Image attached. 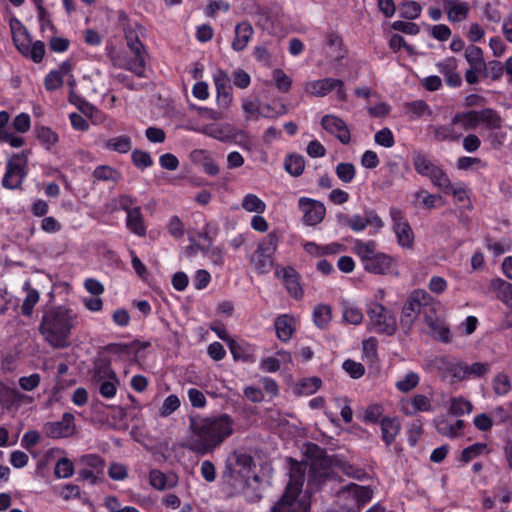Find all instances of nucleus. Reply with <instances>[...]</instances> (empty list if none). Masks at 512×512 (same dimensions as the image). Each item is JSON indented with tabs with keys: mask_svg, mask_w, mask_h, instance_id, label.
<instances>
[{
	"mask_svg": "<svg viewBox=\"0 0 512 512\" xmlns=\"http://www.w3.org/2000/svg\"><path fill=\"white\" fill-rule=\"evenodd\" d=\"M439 362L445 372L448 373L454 380L459 382L464 381L466 362L449 356L441 357Z\"/></svg>",
	"mask_w": 512,
	"mask_h": 512,
	"instance_id": "25",
	"label": "nucleus"
},
{
	"mask_svg": "<svg viewBox=\"0 0 512 512\" xmlns=\"http://www.w3.org/2000/svg\"><path fill=\"white\" fill-rule=\"evenodd\" d=\"M306 457L311 460L312 466L327 468L330 464L326 449L320 447L316 443L309 442L306 444Z\"/></svg>",
	"mask_w": 512,
	"mask_h": 512,
	"instance_id": "29",
	"label": "nucleus"
},
{
	"mask_svg": "<svg viewBox=\"0 0 512 512\" xmlns=\"http://www.w3.org/2000/svg\"><path fill=\"white\" fill-rule=\"evenodd\" d=\"M75 417L70 412H65L61 420L48 422L44 426L46 435L49 438L60 439L68 438L74 435L76 431Z\"/></svg>",
	"mask_w": 512,
	"mask_h": 512,
	"instance_id": "12",
	"label": "nucleus"
},
{
	"mask_svg": "<svg viewBox=\"0 0 512 512\" xmlns=\"http://www.w3.org/2000/svg\"><path fill=\"white\" fill-rule=\"evenodd\" d=\"M78 322V313L67 306H55L42 315L39 324V332L44 340L55 349H63L70 346L72 330Z\"/></svg>",
	"mask_w": 512,
	"mask_h": 512,
	"instance_id": "2",
	"label": "nucleus"
},
{
	"mask_svg": "<svg viewBox=\"0 0 512 512\" xmlns=\"http://www.w3.org/2000/svg\"><path fill=\"white\" fill-rule=\"evenodd\" d=\"M367 316L371 329L381 335L392 336L397 330V320L394 313L379 302L367 304Z\"/></svg>",
	"mask_w": 512,
	"mask_h": 512,
	"instance_id": "7",
	"label": "nucleus"
},
{
	"mask_svg": "<svg viewBox=\"0 0 512 512\" xmlns=\"http://www.w3.org/2000/svg\"><path fill=\"white\" fill-rule=\"evenodd\" d=\"M280 239L281 233L277 230H273L269 232L267 236L259 242L257 249L263 252L264 254L266 253L273 257L275 252L277 251Z\"/></svg>",
	"mask_w": 512,
	"mask_h": 512,
	"instance_id": "41",
	"label": "nucleus"
},
{
	"mask_svg": "<svg viewBox=\"0 0 512 512\" xmlns=\"http://www.w3.org/2000/svg\"><path fill=\"white\" fill-rule=\"evenodd\" d=\"M452 124L461 125L466 131L475 130L479 126L478 111L468 110L457 112L452 117Z\"/></svg>",
	"mask_w": 512,
	"mask_h": 512,
	"instance_id": "32",
	"label": "nucleus"
},
{
	"mask_svg": "<svg viewBox=\"0 0 512 512\" xmlns=\"http://www.w3.org/2000/svg\"><path fill=\"white\" fill-rule=\"evenodd\" d=\"M479 124L484 123L489 129L501 128V117L492 108H484L478 111Z\"/></svg>",
	"mask_w": 512,
	"mask_h": 512,
	"instance_id": "46",
	"label": "nucleus"
},
{
	"mask_svg": "<svg viewBox=\"0 0 512 512\" xmlns=\"http://www.w3.org/2000/svg\"><path fill=\"white\" fill-rule=\"evenodd\" d=\"M103 147L110 151L126 154L132 148V140L128 135H120L106 140Z\"/></svg>",
	"mask_w": 512,
	"mask_h": 512,
	"instance_id": "38",
	"label": "nucleus"
},
{
	"mask_svg": "<svg viewBox=\"0 0 512 512\" xmlns=\"http://www.w3.org/2000/svg\"><path fill=\"white\" fill-rule=\"evenodd\" d=\"M234 421L226 413L212 417H193L190 419L191 435L185 447L197 454L212 453L234 432Z\"/></svg>",
	"mask_w": 512,
	"mask_h": 512,
	"instance_id": "1",
	"label": "nucleus"
},
{
	"mask_svg": "<svg viewBox=\"0 0 512 512\" xmlns=\"http://www.w3.org/2000/svg\"><path fill=\"white\" fill-rule=\"evenodd\" d=\"M493 391L498 396H506L512 389L509 376L506 373H498L492 381Z\"/></svg>",
	"mask_w": 512,
	"mask_h": 512,
	"instance_id": "52",
	"label": "nucleus"
},
{
	"mask_svg": "<svg viewBox=\"0 0 512 512\" xmlns=\"http://www.w3.org/2000/svg\"><path fill=\"white\" fill-rule=\"evenodd\" d=\"M74 464L73 462L66 458L62 457L60 458L54 467V475L58 479L62 478H70L74 474Z\"/></svg>",
	"mask_w": 512,
	"mask_h": 512,
	"instance_id": "56",
	"label": "nucleus"
},
{
	"mask_svg": "<svg viewBox=\"0 0 512 512\" xmlns=\"http://www.w3.org/2000/svg\"><path fill=\"white\" fill-rule=\"evenodd\" d=\"M456 124H446V125H437L433 126V136L436 141L444 142V141H450V142H457L462 137L461 133H458L455 130Z\"/></svg>",
	"mask_w": 512,
	"mask_h": 512,
	"instance_id": "36",
	"label": "nucleus"
},
{
	"mask_svg": "<svg viewBox=\"0 0 512 512\" xmlns=\"http://www.w3.org/2000/svg\"><path fill=\"white\" fill-rule=\"evenodd\" d=\"M30 149H24L21 152L13 153L5 163V172L1 180V185L7 190H23V183L29 173Z\"/></svg>",
	"mask_w": 512,
	"mask_h": 512,
	"instance_id": "5",
	"label": "nucleus"
},
{
	"mask_svg": "<svg viewBox=\"0 0 512 512\" xmlns=\"http://www.w3.org/2000/svg\"><path fill=\"white\" fill-rule=\"evenodd\" d=\"M92 177L94 181L112 182L116 184L121 180L122 174L112 166L99 165L93 170Z\"/></svg>",
	"mask_w": 512,
	"mask_h": 512,
	"instance_id": "35",
	"label": "nucleus"
},
{
	"mask_svg": "<svg viewBox=\"0 0 512 512\" xmlns=\"http://www.w3.org/2000/svg\"><path fill=\"white\" fill-rule=\"evenodd\" d=\"M352 249L360 258L364 270L371 274L385 275L396 262L392 256L377 251V243L374 240L355 239Z\"/></svg>",
	"mask_w": 512,
	"mask_h": 512,
	"instance_id": "4",
	"label": "nucleus"
},
{
	"mask_svg": "<svg viewBox=\"0 0 512 512\" xmlns=\"http://www.w3.org/2000/svg\"><path fill=\"white\" fill-rule=\"evenodd\" d=\"M217 93V103L220 107L228 108L233 100L231 78L226 71L218 69L213 75Z\"/></svg>",
	"mask_w": 512,
	"mask_h": 512,
	"instance_id": "14",
	"label": "nucleus"
},
{
	"mask_svg": "<svg viewBox=\"0 0 512 512\" xmlns=\"http://www.w3.org/2000/svg\"><path fill=\"white\" fill-rule=\"evenodd\" d=\"M335 173L343 183H351L356 176V168L352 163L341 162L337 164Z\"/></svg>",
	"mask_w": 512,
	"mask_h": 512,
	"instance_id": "58",
	"label": "nucleus"
},
{
	"mask_svg": "<svg viewBox=\"0 0 512 512\" xmlns=\"http://www.w3.org/2000/svg\"><path fill=\"white\" fill-rule=\"evenodd\" d=\"M298 496L285 495L272 506L271 512H309V505L297 501Z\"/></svg>",
	"mask_w": 512,
	"mask_h": 512,
	"instance_id": "20",
	"label": "nucleus"
},
{
	"mask_svg": "<svg viewBox=\"0 0 512 512\" xmlns=\"http://www.w3.org/2000/svg\"><path fill=\"white\" fill-rule=\"evenodd\" d=\"M230 124H208L203 128V133L213 139L223 143H228L229 140H234L231 133Z\"/></svg>",
	"mask_w": 512,
	"mask_h": 512,
	"instance_id": "31",
	"label": "nucleus"
},
{
	"mask_svg": "<svg viewBox=\"0 0 512 512\" xmlns=\"http://www.w3.org/2000/svg\"><path fill=\"white\" fill-rule=\"evenodd\" d=\"M137 202L136 197L128 194H121L113 200V210L124 211L127 215L129 211H133V209L139 207Z\"/></svg>",
	"mask_w": 512,
	"mask_h": 512,
	"instance_id": "51",
	"label": "nucleus"
},
{
	"mask_svg": "<svg viewBox=\"0 0 512 512\" xmlns=\"http://www.w3.org/2000/svg\"><path fill=\"white\" fill-rule=\"evenodd\" d=\"M79 462L84 467L104 476L106 462L102 456L98 454H85L80 457Z\"/></svg>",
	"mask_w": 512,
	"mask_h": 512,
	"instance_id": "45",
	"label": "nucleus"
},
{
	"mask_svg": "<svg viewBox=\"0 0 512 512\" xmlns=\"http://www.w3.org/2000/svg\"><path fill=\"white\" fill-rule=\"evenodd\" d=\"M332 319V309L328 304H318L315 306L313 310V321L314 324L320 328L324 329L328 326Z\"/></svg>",
	"mask_w": 512,
	"mask_h": 512,
	"instance_id": "43",
	"label": "nucleus"
},
{
	"mask_svg": "<svg viewBox=\"0 0 512 512\" xmlns=\"http://www.w3.org/2000/svg\"><path fill=\"white\" fill-rule=\"evenodd\" d=\"M290 461V479L283 494L299 496L305 480L306 467L292 458H290Z\"/></svg>",
	"mask_w": 512,
	"mask_h": 512,
	"instance_id": "17",
	"label": "nucleus"
},
{
	"mask_svg": "<svg viewBox=\"0 0 512 512\" xmlns=\"http://www.w3.org/2000/svg\"><path fill=\"white\" fill-rule=\"evenodd\" d=\"M412 410L410 411L408 408H404L403 411L406 415H413L414 413L421 412H430L432 411V405L430 399L423 394H416L411 399Z\"/></svg>",
	"mask_w": 512,
	"mask_h": 512,
	"instance_id": "47",
	"label": "nucleus"
},
{
	"mask_svg": "<svg viewBox=\"0 0 512 512\" xmlns=\"http://www.w3.org/2000/svg\"><path fill=\"white\" fill-rule=\"evenodd\" d=\"M400 17L408 20L417 19L421 15V5L413 0H406L400 4Z\"/></svg>",
	"mask_w": 512,
	"mask_h": 512,
	"instance_id": "50",
	"label": "nucleus"
},
{
	"mask_svg": "<svg viewBox=\"0 0 512 512\" xmlns=\"http://www.w3.org/2000/svg\"><path fill=\"white\" fill-rule=\"evenodd\" d=\"M242 109L248 114L251 118L257 120L259 117L269 118L271 115L269 114L271 108L268 105L266 107L267 112H263L260 110V104L256 100L244 99L242 101Z\"/></svg>",
	"mask_w": 512,
	"mask_h": 512,
	"instance_id": "48",
	"label": "nucleus"
},
{
	"mask_svg": "<svg viewBox=\"0 0 512 512\" xmlns=\"http://www.w3.org/2000/svg\"><path fill=\"white\" fill-rule=\"evenodd\" d=\"M383 413H384V408L382 405L371 404L365 409L364 415L362 417V421L364 423H369V424L381 423V419L384 417Z\"/></svg>",
	"mask_w": 512,
	"mask_h": 512,
	"instance_id": "59",
	"label": "nucleus"
},
{
	"mask_svg": "<svg viewBox=\"0 0 512 512\" xmlns=\"http://www.w3.org/2000/svg\"><path fill=\"white\" fill-rule=\"evenodd\" d=\"M116 372L112 368V360L106 355H100L94 363V377L98 382L104 379L116 380Z\"/></svg>",
	"mask_w": 512,
	"mask_h": 512,
	"instance_id": "30",
	"label": "nucleus"
},
{
	"mask_svg": "<svg viewBox=\"0 0 512 512\" xmlns=\"http://www.w3.org/2000/svg\"><path fill=\"white\" fill-rule=\"evenodd\" d=\"M322 128L329 134L335 136L338 141L347 145L351 141V133L347 124L338 116L327 114L321 119Z\"/></svg>",
	"mask_w": 512,
	"mask_h": 512,
	"instance_id": "13",
	"label": "nucleus"
},
{
	"mask_svg": "<svg viewBox=\"0 0 512 512\" xmlns=\"http://www.w3.org/2000/svg\"><path fill=\"white\" fill-rule=\"evenodd\" d=\"M322 380L319 377L304 378L299 382L298 389L303 395H312L320 389Z\"/></svg>",
	"mask_w": 512,
	"mask_h": 512,
	"instance_id": "62",
	"label": "nucleus"
},
{
	"mask_svg": "<svg viewBox=\"0 0 512 512\" xmlns=\"http://www.w3.org/2000/svg\"><path fill=\"white\" fill-rule=\"evenodd\" d=\"M343 319L349 324L359 325L363 320V313L360 308L348 302L343 303Z\"/></svg>",
	"mask_w": 512,
	"mask_h": 512,
	"instance_id": "54",
	"label": "nucleus"
},
{
	"mask_svg": "<svg viewBox=\"0 0 512 512\" xmlns=\"http://www.w3.org/2000/svg\"><path fill=\"white\" fill-rule=\"evenodd\" d=\"M131 161L135 167L138 169L144 170L153 165V159L151 155L143 150L135 149L131 154Z\"/></svg>",
	"mask_w": 512,
	"mask_h": 512,
	"instance_id": "61",
	"label": "nucleus"
},
{
	"mask_svg": "<svg viewBox=\"0 0 512 512\" xmlns=\"http://www.w3.org/2000/svg\"><path fill=\"white\" fill-rule=\"evenodd\" d=\"M293 318L288 314H282L275 318L274 328L277 338L282 342H288L295 328L293 327Z\"/></svg>",
	"mask_w": 512,
	"mask_h": 512,
	"instance_id": "27",
	"label": "nucleus"
},
{
	"mask_svg": "<svg viewBox=\"0 0 512 512\" xmlns=\"http://www.w3.org/2000/svg\"><path fill=\"white\" fill-rule=\"evenodd\" d=\"M487 450L486 443H474L466 448H464L461 452L460 460L467 464L472 461L474 458L482 455Z\"/></svg>",
	"mask_w": 512,
	"mask_h": 512,
	"instance_id": "60",
	"label": "nucleus"
},
{
	"mask_svg": "<svg viewBox=\"0 0 512 512\" xmlns=\"http://www.w3.org/2000/svg\"><path fill=\"white\" fill-rule=\"evenodd\" d=\"M21 393L14 388L0 383V405L7 412H16L19 406V398Z\"/></svg>",
	"mask_w": 512,
	"mask_h": 512,
	"instance_id": "24",
	"label": "nucleus"
},
{
	"mask_svg": "<svg viewBox=\"0 0 512 512\" xmlns=\"http://www.w3.org/2000/svg\"><path fill=\"white\" fill-rule=\"evenodd\" d=\"M306 94L315 97H325L332 91H335L336 98L340 102L347 101V91L343 80L338 78H323L308 81L304 85Z\"/></svg>",
	"mask_w": 512,
	"mask_h": 512,
	"instance_id": "9",
	"label": "nucleus"
},
{
	"mask_svg": "<svg viewBox=\"0 0 512 512\" xmlns=\"http://www.w3.org/2000/svg\"><path fill=\"white\" fill-rule=\"evenodd\" d=\"M228 348L235 361H241L243 363L256 362V345L244 340L236 341L233 339L229 340Z\"/></svg>",
	"mask_w": 512,
	"mask_h": 512,
	"instance_id": "16",
	"label": "nucleus"
},
{
	"mask_svg": "<svg viewBox=\"0 0 512 512\" xmlns=\"http://www.w3.org/2000/svg\"><path fill=\"white\" fill-rule=\"evenodd\" d=\"M34 133L37 140L46 150H51L59 141L58 134L48 126H36Z\"/></svg>",
	"mask_w": 512,
	"mask_h": 512,
	"instance_id": "33",
	"label": "nucleus"
},
{
	"mask_svg": "<svg viewBox=\"0 0 512 512\" xmlns=\"http://www.w3.org/2000/svg\"><path fill=\"white\" fill-rule=\"evenodd\" d=\"M413 166L415 171L426 178H430L438 165L434 164L425 154L418 152L413 155Z\"/></svg>",
	"mask_w": 512,
	"mask_h": 512,
	"instance_id": "34",
	"label": "nucleus"
},
{
	"mask_svg": "<svg viewBox=\"0 0 512 512\" xmlns=\"http://www.w3.org/2000/svg\"><path fill=\"white\" fill-rule=\"evenodd\" d=\"M490 371V364L486 362L466 363L464 380L484 377Z\"/></svg>",
	"mask_w": 512,
	"mask_h": 512,
	"instance_id": "49",
	"label": "nucleus"
},
{
	"mask_svg": "<svg viewBox=\"0 0 512 512\" xmlns=\"http://www.w3.org/2000/svg\"><path fill=\"white\" fill-rule=\"evenodd\" d=\"M389 215L393 221V231L397 238V243L403 248H412L414 245V232L405 218L403 211L395 206L389 209Z\"/></svg>",
	"mask_w": 512,
	"mask_h": 512,
	"instance_id": "10",
	"label": "nucleus"
},
{
	"mask_svg": "<svg viewBox=\"0 0 512 512\" xmlns=\"http://www.w3.org/2000/svg\"><path fill=\"white\" fill-rule=\"evenodd\" d=\"M124 38L132 56L117 54L111 57L114 67L128 70L137 77H144L147 51L141 42L137 30L129 23L123 26Z\"/></svg>",
	"mask_w": 512,
	"mask_h": 512,
	"instance_id": "3",
	"label": "nucleus"
},
{
	"mask_svg": "<svg viewBox=\"0 0 512 512\" xmlns=\"http://www.w3.org/2000/svg\"><path fill=\"white\" fill-rule=\"evenodd\" d=\"M234 466L235 467H232L231 464H227L226 468L227 470H229L231 476L234 473H238L239 475H241V477L244 478L243 486L247 485L250 470L252 466H254L253 458L246 453L235 454Z\"/></svg>",
	"mask_w": 512,
	"mask_h": 512,
	"instance_id": "21",
	"label": "nucleus"
},
{
	"mask_svg": "<svg viewBox=\"0 0 512 512\" xmlns=\"http://www.w3.org/2000/svg\"><path fill=\"white\" fill-rule=\"evenodd\" d=\"M473 410V405L470 401L464 399L463 397H455L452 398L451 404L449 407V412L454 416H462L464 414H469Z\"/></svg>",
	"mask_w": 512,
	"mask_h": 512,
	"instance_id": "57",
	"label": "nucleus"
},
{
	"mask_svg": "<svg viewBox=\"0 0 512 512\" xmlns=\"http://www.w3.org/2000/svg\"><path fill=\"white\" fill-rule=\"evenodd\" d=\"M13 42L18 51L34 63H40L45 56V44L41 40L32 39L21 21L14 18L10 22Z\"/></svg>",
	"mask_w": 512,
	"mask_h": 512,
	"instance_id": "6",
	"label": "nucleus"
},
{
	"mask_svg": "<svg viewBox=\"0 0 512 512\" xmlns=\"http://www.w3.org/2000/svg\"><path fill=\"white\" fill-rule=\"evenodd\" d=\"M273 79L278 91L286 93L291 89L292 79L282 69L273 71Z\"/></svg>",
	"mask_w": 512,
	"mask_h": 512,
	"instance_id": "63",
	"label": "nucleus"
},
{
	"mask_svg": "<svg viewBox=\"0 0 512 512\" xmlns=\"http://www.w3.org/2000/svg\"><path fill=\"white\" fill-rule=\"evenodd\" d=\"M276 275L280 276V272L277 271ZM281 276L288 294L296 300L302 299L304 290L300 283L301 276L297 270L292 266H286L281 270Z\"/></svg>",
	"mask_w": 512,
	"mask_h": 512,
	"instance_id": "15",
	"label": "nucleus"
},
{
	"mask_svg": "<svg viewBox=\"0 0 512 512\" xmlns=\"http://www.w3.org/2000/svg\"><path fill=\"white\" fill-rule=\"evenodd\" d=\"M380 428L382 441L389 447L400 433L401 424L397 417L385 416L381 419Z\"/></svg>",
	"mask_w": 512,
	"mask_h": 512,
	"instance_id": "22",
	"label": "nucleus"
},
{
	"mask_svg": "<svg viewBox=\"0 0 512 512\" xmlns=\"http://www.w3.org/2000/svg\"><path fill=\"white\" fill-rule=\"evenodd\" d=\"M254 36V29L247 20L239 22L234 28V37L231 42V48L235 52L244 51Z\"/></svg>",
	"mask_w": 512,
	"mask_h": 512,
	"instance_id": "18",
	"label": "nucleus"
},
{
	"mask_svg": "<svg viewBox=\"0 0 512 512\" xmlns=\"http://www.w3.org/2000/svg\"><path fill=\"white\" fill-rule=\"evenodd\" d=\"M242 208L248 212H256L261 214L265 211L266 204L257 195L249 193L243 198Z\"/></svg>",
	"mask_w": 512,
	"mask_h": 512,
	"instance_id": "53",
	"label": "nucleus"
},
{
	"mask_svg": "<svg viewBox=\"0 0 512 512\" xmlns=\"http://www.w3.org/2000/svg\"><path fill=\"white\" fill-rule=\"evenodd\" d=\"M433 305L434 299L427 291L423 289L413 290L402 308V323L411 326L422 311L426 312L427 308L434 311Z\"/></svg>",
	"mask_w": 512,
	"mask_h": 512,
	"instance_id": "8",
	"label": "nucleus"
},
{
	"mask_svg": "<svg viewBox=\"0 0 512 512\" xmlns=\"http://www.w3.org/2000/svg\"><path fill=\"white\" fill-rule=\"evenodd\" d=\"M464 57L470 67L474 70H481L484 68V55L483 50L476 45H469L465 48Z\"/></svg>",
	"mask_w": 512,
	"mask_h": 512,
	"instance_id": "39",
	"label": "nucleus"
},
{
	"mask_svg": "<svg viewBox=\"0 0 512 512\" xmlns=\"http://www.w3.org/2000/svg\"><path fill=\"white\" fill-rule=\"evenodd\" d=\"M433 186L440 189L444 194H450V190L452 188V182L446 173L442 169V167L438 166L437 169L434 170V173L429 178Z\"/></svg>",
	"mask_w": 512,
	"mask_h": 512,
	"instance_id": "44",
	"label": "nucleus"
},
{
	"mask_svg": "<svg viewBox=\"0 0 512 512\" xmlns=\"http://www.w3.org/2000/svg\"><path fill=\"white\" fill-rule=\"evenodd\" d=\"M125 224L127 229L136 236L144 237L147 233V225L141 211V207L129 211L126 215Z\"/></svg>",
	"mask_w": 512,
	"mask_h": 512,
	"instance_id": "23",
	"label": "nucleus"
},
{
	"mask_svg": "<svg viewBox=\"0 0 512 512\" xmlns=\"http://www.w3.org/2000/svg\"><path fill=\"white\" fill-rule=\"evenodd\" d=\"M189 157L194 164L202 167L205 174L212 177L219 174V165L212 158L210 151L206 149H194L191 151Z\"/></svg>",
	"mask_w": 512,
	"mask_h": 512,
	"instance_id": "19",
	"label": "nucleus"
},
{
	"mask_svg": "<svg viewBox=\"0 0 512 512\" xmlns=\"http://www.w3.org/2000/svg\"><path fill=\"white\" fill-rule=\"evenodd\" d=\"M298 207L303 213V223L307 226L320 224L326 214L325 205L321 201L309 197H300Z\"/></svg>",
	"mask_w": 512,
	"mask_h": 512,
	"instance_id": "11",
	"label": "nucleus"
},
{
	"mask_svg": "<svg viewBox=\"0 0 512 512\" xmlns=\"http://www.w3.org/2000/svg\"><path fill=\"white\" fill-rule=\"evenodd\" d=\"M426 324L429 326L432 332V337L442 343H450L452 340L451 331L445 324L437 323L431 316H426Z\"/></svg>",
	"mask_w": 512,
	"mask_h": 512,
	"instance_id": "37",
	"label": "nucleus"
},
{
	"mask_svg": "<svg viewBox=\"0 0 512 512\" xmlns=\"http://www.w3.org/2000/svg\"><path fill=\"white\" fill-rule=\"evenodd\" d=\"M465 427L464 420H456L454 422L449 421L446 418H439L435 420V428L437 432L448 438H456L461 434V431Z\"/></svg>",
	"mask_w": 512,
	"mask_h": 512,
	"instance_id": "26",
	"label": "nucleus"
},
{
	"mask_svg": "<svg viewBox=\"0 0 512 512\" xmlns=\"http://www.w3.org/2000/svg\"><path fill=\"white\" fill-rule=\"evenodd\" d=\"M344 491H347L355 500L357 507L354 512L360 511L372 499V490L369 487L350 483L344 488Z\"/></svg>",
	"mask_w": 512,
	"mask_h": 512,
	"instance_id": "28",
	"label": "nucleus"
},
{
	"mask_svg": "<svg viewBox=\"0 0 512 512\" xmlns=\"http://www.w3.org/2000/svg\"><path fill=\"white\" fill-rule=\"evenodd\" d=\"M285 170L293 177L302 175L305 168V160L299 154H289L284 160Z\"/></svg>",
	"mask_w": 512,
	"mask_h": 512,
	"instance_id": "42",
	"label": "nucleus"
},
{
	"mask_svg": "<svg viewBox=\"0 0 512 512\" xmlns=\"http://www.w3.org/2000/svg\"><path fill=\"white\" fill-rule=\"evenodd\" d=\"M469 8L466 2L453 4L448 10V19L451 22H459L468 15Z\"/></svg>",
	"mask_w": 512,
	"mask_h": 512,
	"instance_id": "64",
	"label": "nucleus"
},
{
	"mask_svg": "<svg viewBox=\"0 0 512 512\" xmlns=\"http://www.w3.org/2000/svg\"><path fill=\"white\" fill-rule=\"evenodd\" d=\"M251 263L253 264L255 270L258 274H266L273 267L274 258L269 254H264L263 252L256 249L254 252Z\"/></svg>",
	"mask_w": 512,
	"mask_h": 512,
	"instance_id": "40",
	"label": "nucleus"
},
{
	"mask_svg": "<svg viewBox=\"0 0 512 512\" xmlns=\"http://www.w3.org/2000/svg\"><path fill=\"white\" fill-rule=\"evenodd\" d=\"M482 76L489 77L493 81L499 80L504 73V65L498 60H491L488 63H484L482 67Z\"/></svg>",
	"mask_w": 512,
	"mask_h": 512,
	"instance_id": "55",
	"label": "nucleus"
}]
</instances>
